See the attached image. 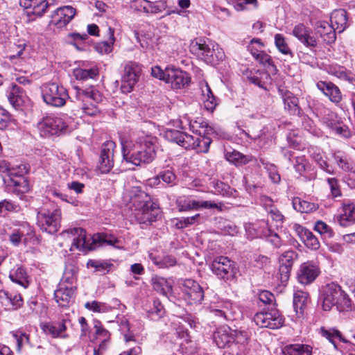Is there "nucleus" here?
Returning a JSON list of instances; mask_svg holds the SVG:
<instances>
[{"label":"nucleus","instance_id":"1","mask_svg":"<svg viewBox=\"0 0 355 355\" xmlns=\"http://www.w3.org/2000/svg\"><path fill=\"white\" fill-rule=\"evenodd\" d=\"M125 200L136 220L141 224H150L155 221L160 213L159 205L152 201L146 192L138 187H132L127 193Z\"/></svg>","mask_w":355,"mask_h":355},{"label":"nucleus","instance_id":"2","mask_svg":"<svg viewBox=\"0 0 355 355\" xmlns=\"http://www.w3.org/2000/svg\"><path fill=\"white\" fill-rule=\"evenodd\" d=\"M60 236L65 240L71 241L70 250L75 249L83 252L95 250L96 248L105 243L118 247L119 241L114 238L106 239V236L96 234L88 237L84 229L74 227L63 231Z\"/></svg>","mask_w":355,"mask_h":355},{"label":"nucleus","instance_id":"3","mask_svg":"<svg viewBox=\"0 0 355 355\" xmlns=\"http://www.w3.org/2000/svg\"><path fill=\"white\" fill-rule=\"evenodd\" d=\"M197 122L190 125V129L196 132L199 137L195 138L193 136L177 130H167L164 133L165 138L171 141L178 144L185 149H196L198 152L207 153L209 150L211 139L205 134H209L212 129L211 127L206 126V130L202 132L196 129Z\"/></svg>","mask_w":355,"mask_h":355},{"label":"nucleus","instance_id":"4","mask_svg":"<svg viewBox=\"0 0 355 355\" xmlns=\"http://www.w3.org/2000/svg\"><path fill=\"white\" fill-rule=\"evenodd\" d=\"M155 157V144L149 137H142L123 146V157L134 166L151 162Z\"/></svg>","mask_w":355,"mask_h":355},{"label":"nucleus","instance_id":"5","mask_svg":"<svg viewBox=\"0 0 355 355\" xmlns=\"http://www.w3.org/2000/svg\"><path fill=\"white\" fill-rule=\"evenodd\" d=\"M319 300L325 311L333 307L340 311H348L352 309V300L349 295L336 283L331 282L324 286L320 291Z\"/></svg>","mask_w":355,"mask_h":355},{"label":"nucleus","instance_id":"6","mask_svg":"<svg viewBox=\"0 0 355 355\" xmlns=\"http://www.w3.org/2000/svg\"><path fill=\"white\" fill-rule=\"evenodd\" d=\"M189 50L193 55L207 64H216L225 58L224 52L217 44L206 41L202 38L192 40Z\"/></svg>","mask_w":355,"mask_h":355},{"label":"nucleus","instance_id":"7","mask_svg":"<svg viewBox=\"0 0 355 355\" xmlns=\"http://www.w3.org/2000/svg\"><path fill=\"white\" fill-rule=\"evenodd\" d=\"M76 98L80 102L83 112L88 116H96L100 112L96 104L103 101V95L94 87L81 89L74 86Z\"/></svg>","mask_w":355,"mask_h":355},{"label":"nucleus","instance_id":"8","mask_svg":"<svg viewBox=\"0 0 355 355\" xmlns=\"http://www.w3.org/2000/svg\"><path fill=\"white\" fill-rule=\"evenodd\" d=\"M72 119H67L65 115L60 117L48 116L37 123L40 134L47 137L59 133H66L73 129Z\"/></svg>","mask_w":355,"mask_h":355},{"label":"nucleus","instance_id":"9","mask_svg":"<svg viewBox=\"0 0 355 355\" xmlns=\"http://www.w3.org/2000/svg\"><path fill=\"white\" fill-rule=\"evenodd\" d=\"M28 171V167L25 164L12 166L7 181V188L9 191L21 196L28 192L30 186L25 177Z\"/></svg>","mask_w":355,"mask_h":355},{"label":"nucleus","instance_id":"10","mask_svg":"<svg viewBox=\"0 0 355 355\" xmlns=\"http://www.w3.org/2000/svg\"><path fill=\"white\" fill-rule=\"evenodd\" d=\"M42 96L48 105L61 107L69 98L68 92L62 85L57 83H46L41 86Z\"/></svg>","mask_w":355,"mask_h":355},{"label":"nucleus","instance_id":"11","mask_svg":"<svg viewBox=\"0 0 355 355\" xmlns=\"http://www.w3.org/2000/svg\"><path fill=\"white\" fill-rule=\"evenodd\" d=\"M37 225L49 234L56 233L60 227L61 212L58 209L52 211L42 208L37 213Z\"/></svg>","mask_w":355,"mask_h":355},{"label":"nucleus","instance_id":"12","mask_svg":"<svg viewBox=\"0 0 355 355\" xmlns=\"http://www.w3.org/2000/svg\"><path fill=\"white\" fill-rule=\"evenodd\" d=\"M141 67L136 62H128L124 66L121 89L123 93H130L137 83L141 73Z\"/></svg>","mask_w":355,"mask_h":355},{"label":"nucleus","instance_id":"13","mask_svg":"<svg viewBox=\"0 0 355 355\" xmlns=\"http://www.w3.org/2000/svg\"><path fill=\"white\" fill-rule=\"evenodd\" d=\"M183 298L189 304L200 303L204 299V291L200 285L193 279H185L181 286Z\"/></svg>","mask_w":355,"mask_h":355},{"label":"nucleus","instance_id":"14","mask_svg":"<svg viewBox=\"0 0 355 355\" xmlns=\"http://www.w3.org/2000/svg\"><path fill=\"white\" fill-rule=\"evenodd\" d=\"M211 269L219 278L228 280L236 273L234 262L227 257H218L213 261Z\"/></svg>","mask_w":355,"mask_h":355},{"label":"nucleus","instance_id":"15","mask_svg":"<svg viewBox=\"0 0 355 355\" xmlns=\"http://www.w3.org/2000/svg\"><path fill=\"white\" fill-rule=\"evenodd\" d=\"M116 144L112 141H107L102 145L98 169L102 173H107L114 166V151Z\"/></svg>","mask_w":355,"mask_h":355},{"label":"nucleus","instance_id":"16","mask_svg":"<svg viewBox=\"0 0 355 355\" xmlns=\"http://www.w3.org/2000/svg\"><path fill=\"white\" fill-rule=\"evenodd\" d=\"M320 273L319 266L313 261L302 263L297 270V279L301 284L309 285L313 282Z\"/></svg>","mask_w":355,"mask_h":355},{"label":"nucleus","instance_id":"17","mask_svg":"<svg viewBox=\"0 0 355 355\" xmlns=\"http://www.w3.org/2000/svg\"><path fill=\"white\" fill-rule=\"evenodd\" d=\"M297 258V254L293 250H288L279 257V272L277 277L282 283L288 280L294 261Z\"/></svg>","mask_w":355,"mask_h":355},{"label":"nucleus","instance_id":"18","mask_svg":"<svg viewBox=\"0 0 355 355\" xmlns=\"http://www.w3.org/2000/svg\"><path fill=\"white\" fill-rule=\"evenodd\" d=\"M211 311L216 317L225 320L236 319V306L229 300H221L211 306Z\"/></svg>","mask_w":355,"mask_h":355},{"label":"nucleus","instance_id":"19","mask_svg":"<svg viewBox=\"0 0 355 355\" xmlns=\"http://www.w3.org/2000/svg\"><path fill=\"white\" fill-rule=\"evenodd\" d=\"M76 15V9L71 6L58 8L51 15V24L58 28L64 27Z\"/></svg>","mask_w":355,"mask_h":355},{"label":"nucleus","instance_id":"20","mask_svg":"<svg viewBox=\"0 0 355 355\" xmlns=\"http://www.w3.org/2000/svg\"><path fill=\"white\" fill-rule=\"evenodd\" d=\"M167 83L175 89H181L189 85L191 78L189 74L173 66L166 67Z\"/></svg>","mask_w":355,"mask_h":355},{"label":"nucleus","instance_id":"21","mask_svg":"<svg viewBox=\"0 0 355 355\" xmlns=\"http://www.w3.org/2000/svg\"><path fill=\"white\" fill-rule=\"evenodd\" d=\"M311 33V30L303 24L295 26L292 32L293 35L305 46L313 49L317 46L318 42Z\"/></svg>","mask_w":355,"mask_h":355},{"label":"nucleus","instance_id":"22","mask_svg":"<svg viewBox=\"0 0 355 355\" xmlns=\"http://www.w3.org/2000/svg\"><path fill=\"white\" fill-rule=\"evenodd\" d=\"M256 231L257 237L265 238L269 243H270L275 248H279L282 245V241L279 235L274 232L268 227V223L261 221L259 226L254 228Z\"/></svg>","mask_w":355,"mask_h":355},{"label":"nucleus","instance_id":"23","mask_svg":"<svg viewBox=\"0 0 355 355\" xmlns=\"http://www.w3.org/2000/svg\"><path fill=\"white\" fill-rule=\"evenodd\" d=\"M59 284L58 288L54 292L55 301L60 306H67L73 302L75 297L76 287H64Z\"/></svg>","mask_w":355,"mask_h":355},{"label":"nucleus","instance_id":"24","mask_svg":"<svg viewBox=\"0 0 355 355\" xmlns=\"http://www.w3.org/2000/svg\"><path fill=\"white\" fill-rule=\"evenodd\" d=\"M316 86L329 100L335 103H338L342 101V94L339 88L331 82L319 81Z\"/></svg>","mask_w":355,"mask_h":355},{"label":"nucleus","instance_id":"25","mask_svg":"<svg viewBox=\"0 0 355 355\" xmlns=\"http://www.w3.org/2000/svg\"><path fill=\"white\" fill-rule=\"evenodd\" d=\"M19 3L28 10V14L36 16H42L50 5L46 0H20Z\"/></svg>","mask_w":355,"mask_h":355},{"label":"nucleus","instance_id":"26","mask_svg":"<svg viewBox=\"0 0 355 355\" xmlns=\"http://www.w3.org/2000/svg\"><path fill=\"white\" fill-rule=\"evenodd\" d=\"M337 220L343 227L354 224L355 223V205L348 202H343Z\"/></svg>","mask_w":355,"mask_h":355},{"label":"nucleus","instance_id":"27","mask_svg":"<svg viewBox=\"0 0 355 355\" xmlns=\"http://www.w3.org/2000/svg\"><path fill=\"white\" fill-rule=\"evenodd\" d=\"M316 34L327 44H331L336 40V31L327 21H318L315 26Z\"/></svg>","mask_w":355,"mask_h":355},{"label":"nucleus","instance_id":"28","mask_svg":"<svg viewBox=\"0 0 355 355\" xmlns=\"http://www.w3.org/2000/svg\"><path fill=\"white\" fill-rule=\"evenodd\" d=\"M331 26L339 33L347 26V15L345 10H335L331 15Z\"/></svg>","mask_w":355,"mask_h":355},{"label":"nucleus","instance_id":"29","mask_svg":"<svg viewBox=\"0 0 355 355\" xmlns=\"http://www.w3.org/2000/svg\"><path fill=\"white\" fill-rule=\"evenodd\" d=\"M310 157L315 161L319 167L327 172V173L332 174L333 169L329 166L327 161L324 159V155L321 148L311 146L308 148Z\"/></svg>","mask_w":355,"mask_h":355},{"label":"nucleus","instance_id":"30","mask_svg":"<svg viewBox=\"0 0 355 355\" xmlns=\"http://www.w3.org/2000/svg\"><path fill=\"white\" fill-rule=\"evenodd\" d=\"M41 328L45 334L51 335L53 338L66 337L64 333L66 331L67 327L64 321L45 322L41 324Z\"/></svg>","mask_w":355,"mask_h":355},{"label":"nucleus","instance_id":"31","mask_svg":"<svg viewBox=\"0 0 355 355\" xmlns=\"http://www.w3.org/2000/svg\"><path fill=\"white\" fill-rule=\"evenodd\" d=\"M232 330L227 327H223L218 329L214 334V339L219 348H224L233 340Z\"/></svg>","mask_w":355,"mask_h":355},{"label":"nucleus","instance_id":"32","mask_svg":"<svg viewBox=\"0 0 355 355\" xmlns=\"http://www.w3.org/2000/svg\"><path fill=\"white\" fill-rule=\"evenodd\" d=\"M24 97L23 89L16 84H12L9 88L8 99L12 107L16 110L21 108L24 102Z\"/></svg>","mask_w":355,"mask_h":355},{"label":"nucleus","instance_id":"33","mask_svg":"<svg viewBox=\"0 0 355 355\" xmlns=\"http://www.w3.org/2000/svg\"><path fill=\"white\" fill-rule=\"evenodd\" d=\"M9 277L12 282L18 284L24 288L29 286L28 276L24 268L16 266L12 269L9 274Z\"/></svg>","mask_w":355,"mask_h":355},{"label":"nucleus","instance_id":"34","mask_svg":"<svg viewBox=\"0 0 355 355\" xmlns=\"http://www.w3.org/2000/svg\"><path fill=\"white\" fill-rule=\"evenodd\" d=\"M284 355H311L312 347L309 345L292 344L282 348Z\"/></svg>","mask_w":355,"mask_h":355},{"label":"nucleus","instance_id":"35","mask_svg":"<svg viewBox=\"0 0 355 355\" xmlns=\"http://www.w3.org/2000/svg\"><path fill=\"white\" fill-rule=\"evenodd\" d=\"M114 265L110 261L101 259H89L87 263L88 268H93L94 272L100 275H105L108 273Z\"/></svg>","mask_w":355,"mask_h":355},{"label":"nucleus","instance_id":"36","mask_svg":"<svg viewBox=\"0 0 355 355\" xmlns=\"http://www.w3.org/2000/svg\"><path fill=\"white\" fill-rule=\"evenodd\" d=\"M149 259L152 262L159 268H168L177 264L175 257L171 255H165L159 257L154 254L153 252L148 254Z\"/></svg>","mask_w":355,"mask_h":355},{"label":"nucleus","instance_id":"37","mask_svg":"<svg viewBox=\"0 0 355 355\" xmlns=\"http://www.w3.org/2000/svg\"><path fill=\"white\" fill-rule=\"evenodd\" d=\"M225 157L228 162L234 164L236 166L247 164L254 159L252 155H245L236 150L227 153Z\"/></svg>","mask_w":355,"mask_h":355},{"label":"nucleus","instance_id":"38","mask_svg":"<svg viewBox=\"0 0 355 355\" xmlns=\"http://www.w3.org/2000/svg\"><path fill=\"white\" fill-rule=\"evenodd\" d=\"M283 101L285 109L291 114L295 115L300 113V107L298 105L299 100L291 92L286 91L283 94Z\"/></svg>","mask_w":355,"mask_h":355},{"label":"nucleus","instance_id":"39","mask_svg":"<svg viewBox=\"0 0 355 355\" xmlns=\"http://www.w3.org/2000/svg\"><path fill=\"white\" fill-rule=\"evenodd\" d=\"M153 288L157 292L167 296L172 291V285L166 279L158 276L153 278Z\"/></svg>","mask_w":355,"mask_h":355},{"label":"nucleus","instance_id":"40","mask_svg":"<svg viewBox=\"0 0 355 355\" xmlns=\"http://www.w3.org/2000/svg\"><path fill=\"white\" fill-rule=\"evenodd\" d=\"M201 222V216L200 214H195L190 217H182L180 218H173V225L177 229H184L195 224H199Z\"/></svg>","mask_w":355,"mask_h":355},{"label":"nucleus","instance_id":"41","mask_svg":"<svg viewBox=\"0 0 355 355\" xmlns=\"http://www.w3.org/2000/svg\"><path fill=\"white\" fill-rule=\"evenodd\" d=\"M205 107L207 110L212 111L216 105V98L207 83H205L201 87Z\"/></svg>","mask_w":355,"mask_h":355},{"label":"nucleus","instance_id":"42","mask_svg":"<svg viewBox=\"0 0 355 355\" xmlns=\"http://www.w3.org/2000/svg\"><path fill=\"white\" fill-rule=\"evenodd\" d=\"M176 205L180 212L197 210L198 200L189 197L179 198L176 200Z\"/></svg>","mask_w":355,"mask_h":355},{"label":"nucleus","instance_id":"43","mask_svg":"<svg viewBox=\"0 0 355 355\" xmlns=\"http://www.w3.org/2000/svg\"><path fill=\"white\" fill-rule=\"evenodd\" d=\"M293 208L301 213H309L317 209L315 204L296 198L293 200Z\"/></svg>","mask_w":355,"mask_h":355},{"label":"nucleus","instance_id":"44","mask_svg":"<svg viewBox=\"0 0 355 355\" xmlns=\"http://www.w3.org/2000/svg\"><path fill=\"white\" fill-rule=\"evenodd\" d=\"M274 39L275 46L281 53L290 55L291 58L293 57V53L283 35L277 33L275 35Z\"/></svg>","mask_w":355,"mask_h":355},{"label":"nucleus","instance_id":"45","mask_svg":"<svg viewBox=\"0 0 355 355\" xmlns=\"http://www.w3.org/2000/svg\"><path fill=\"white\" fill-rule=\"evenodd\" d=\"M73 73L77 80H86L96 78L98 75V70L96 67L88 69L77 68L73 69Z\"/></svg>","mask_w":355,"mask_h":355},{"label":"nucleus","instance_id":"46","mask_svg":"<svg viewBox=\"0 0 355 355\" xmlns=\"http://www.w3.org/2000/svg\"><path fill=\"white\" fill-rule=\"evenodd\" d=\"M232 343L240 345L239 348L241 352H245L250 338L248 333L246 331L232 330Z\"/></svg>","mask_w":355,"mask_h":355},{"label":"nucleus","instance_id":"47","mask_svg":"<svg viewBox=\"0 0 355 355\" xmlns=\"http://www.w3.org/2000/svg\"><path fill=\"white\" fill-rule=\"evenodd\" d=\"M321 335L326 338L330 343H331L335 349H337L336 342V340L338 339L343 343H346L347 341L343 338L341 333L335 329H326L324 328L320 329Z\"/></svg>","mask_w":355,"mask_h":355},{"label":"nucleus","instance_id":"48","mask_svg":"<svg viewBox=\"0 0 355 355\" xmlns=\"http://www.w3.org/2000/svg\"><path fill=\"white\" fill-rule=\"evenodd\" d=\"M267 315H269L267 317V321L268 322H270V324H271V326H266V328L275 329L282 327L284 320L277 309H272L270 312H267Z\"/></svg>","mask_w":355,"mask_h":355},{"label":"nucleus","instance_id":"49","mask_svg":"<svg viewBox=\"0 0 355 355\" xmlns=\"http://www.w3.org/2000/svg\"><path fill=\"white\" fill-rule=\"evenodd\" d=\"M309 297V293L303 291H297L294 293L293 306L296 313H298V310L302 311L307 303Z\"/></svg>","mask_w":355,"mask_h":355},{"label":"nucleus","instance_id":"50","mask_svg":"<svg viewBox=\"0 0 355 355\" xmlns=\"http://www.w3.org/2000/svg\"><path fill=\"white\" fill-rule=\"evenodd\" d=\"M338 166L343 171H349L353 169V164L347 158V157L340 152L335 153L334 155Z\"/></svg>","mask_w":355,"mask_h":355},{"label":"nucleus","instance_id":"51","mask_svg":"<svg viewBox=\"0 0 355 355\" xmlns=\"http://www.w3.org/2000/svg\"><path fill=\"white\" fill-rule=\"evenodd\" d=\"M85 307L87 309L96 313H106L111 310L110 306L105 303L100 302L96 300L86 302Z\"/></svg>","mask_w":355,"mask_h":355},{"label":"nucleus","instance_id":"52","mask_svg":"<svg viewBox=\"0 0 355 355\" xmlns=\"http://www.w3.org/2000/svg\"><path fill=\"white\" fill-rule=\"evenodd\" d=\"M108 31H109V35H110L109 40L105 41V42H102L96 46L97 50L101 53H108L112 51V45L113 44V43L114 42V29L112 28L111 27H109Z\"/></svg>","mask_w":355,"mask_h":355},{"label":"nucleus","instance_id":"53","mask_svg":"<svg viewBox=\"0 0 355 355\" xmlns=\"http://www.w3.org/2000/svg\"><path fill=\"white\" fill-rule=\"evenodd\" d=\"M0 295H2V297H5L10 301L13 309H18L23 304V299L20 294H12L4 291H0Z\"/></svg>","mask_w":355,"mask_h":355},{"label":"nucleus","instance_id":"54","mask_svg":"<svg viewBox=\"0 0 355 355\" xmlns=\"http://www.w3.org/2000/svg\"><path fill=\"white\" fill-rule=\"evenodd\" d=\"M314 230L321 234L324 239H329L334 236V231L331 227L322 220L315 223Z\"/></svg>","mask_w":355,"mask_h":355},{"label":"nucleus","instance_id":"55","mask_svg":"<svg viewBox=\"0 0 355 355\" xmlns=\"http://www.w3.org/2000/svg\"><path fill=\"white\" fill-rule=\"evenodd\" d=\"M248 79L252 83L259 86V87L266 89V82L263 80H269L270 76L266 72L257 71L256 74L249 76Z\"/></svg>","mask_w":355,"mask_h":355},{"label":"nucleus","instance_id":"56","mask_svg":"<svg viewBox=\"0 0 355 355\" xmlns=\"http://www.w3.org/2000/svg\"><path fill=\"white\" fill-rule=\"evenodd\" d=\"M76 277L75 272L71 269H66L63 273L60 284H64V287H76L73 284L76 283Z\"/></svg>","mask_w":355,"mask_h":355},{"label":"nucleus","instance_id":"57","mask_svg":"<svg viewBox=\"0 0 355 355\" xmlns=\"http://www.w3.org/2000/svg\"><path fill=\"white\" fill-rule=\"evenodd\" d=\"M264 168L267 170L268 175L273 183H279L281 180L280 175L279 174L276 166L268 162H265L262 159H260Z\"/></svg>","mask_w":355,"mask_h":355},{"label":"nucleus","instance_id":"58","mask_svg":"<svg viewBox=\"0 0 355 355\" xmlns=\"http://www.w3.org/2000/svg\"><path fill=\"white\" fill-rule=\"evenodd\" d=\"M148 315L153 320H157L162 317L164 313V307L161 302L158 300L153 301V307L148 311Z\"/></svg>","mask_w":355,"mask_h":355},{"label":"nucleus","instance_id":"59","mask_svg":"<svg viewBox=\"0 0 355 355\" xmlns=\"http://www.w3.org/2000/svg\"><path fill=\"white\" fill-rule=\"evenodd\" d=\"M254 58L263 66L271 68L273 71L276 70V67L273 64L271 56L267 54L263 50L259 53L258 56H256Z\"/></svg>","mask_w":355,"mask_h":355},{"label":"nucleus","instance_id":"60","mask_svg":"<svg viewBox=\"0 0 355 355\" xmlns=\"http://www.w3.org/2000/svg\"><path fill=\"white\" fill-rule=\"evenodd\" d=\"M94 329L96 334L101 340L100 347H103V345H106V342L110 339V333L101 326L100 322L95 324Z\"/></svg>","mask_w":355,"mask_h":355},{"label":"nucleus","instance_id":"61","mask_svg":"<svg viewBox=\"0 0 355 355\" xmlns=\"http://www.w3.org/2000/svg\"><path fill=\"white\" fill-rule=\"evenodd\" d=\"M263 46V43L260 39L253 38L248 44V49L253 58H255L262 51Z\"/></svg>","mask_w":355,"mask_h":355},{"label":"nucleus","instance_id":"62","mask_svg":"<svg viewBox=\"0 0 355 355\" xmlns=\"http://www.w3.org/2000/svg\"><path fill=\"white\" fill-rule=\"evenodd\" d=\"M25 234L21 228L14 230L9 236V241L14 246H18L22 241H26Z\"/></svg>","mask_w":355,"mask_h":355},{"label":"nucleus","instance_id":"63","mask_svg":"<svg viewBox=\"0 0 355 355\" xmlns=\"http://www.w3.org/2000/svg\"><path fill=\"white\" fill-rule=\"evenodd\" d=\"M305 245L311 250H318L320 248V242L318 238L313 234L311 232L306 235L304 239L302 241Z\"/></svg>","mask_w":355,"mask_h":355},{"label":"nucleus","instance_id":"64","mask_svg":"<svg viewBox=\"0 0 355 355\" xmlns=\"http://www.w3.org/2000/svg\"><path fill=\"white\" fill-rule=\"evenodd\" d=\"M292 163L296 172L302 174L306 171L308 161L304 156H296Z\"/></svg>","mask_w":355,"mask_h":355}]
</instances>
